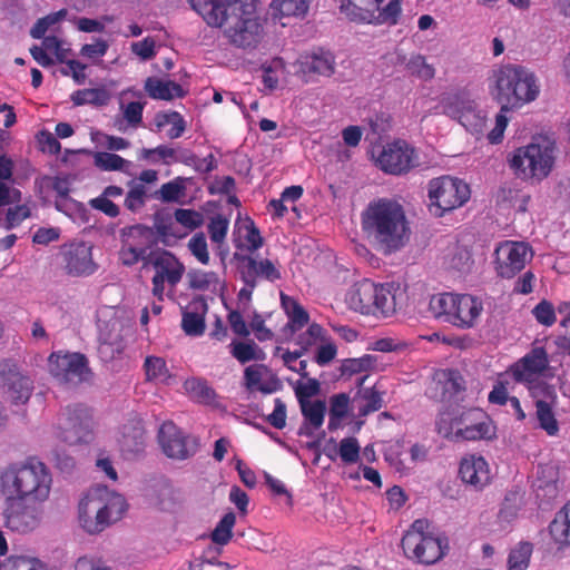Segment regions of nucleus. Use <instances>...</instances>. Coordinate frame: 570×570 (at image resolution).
<instances>
[{
	"mask_svg": "<svg viewBox=\"0 0 570 570\" xmlns=\"http://www.w3.org/2000/svg\"><path fill=\"white\" fill-rule=\"evenodd\" d=\"M362 227L367 238L385 254L402 248L410 237V227L403 207L382 198L367 205L362 214Z\"/></svg>",
	"mask_w": 570,
	"mask_h": 570,
	"instance_id": "f257e3e1",
	"label": "nucleus"
},
{
	"mask_svg": "<svg viewBox=\"0 0 570 570\" xmlns=\"http://www.w3.org/2000/svg\"><path fill=\"white\" fill-rule=\"evenodd\" d=\"M2 491L14 495L16 500L43 503L51 492V473L35 458L21 463H11L0 474Z\"/></svg>",
	"mask_w": 570,
	"mask_h": 570,
	"instance_id": "f03ea898",
	"label": "nucleus"
},
{
	"mask_svg": "<svg viewBox=\"0 0 570 570\" xmlns=\"http://www.w3.org/2000/svg\"><path fill=\"white\" fill-rule=\"evenodd\" d=\"M209 27L224 28L229 41L242 48L249 45V11L240 0H188Z\"/></svg>",
	"mask_w": 570,
	"mask_h": 570,
	"instance_id": "7ed1b4c3",
	"label": "nucleus"
},
{
	"mask_svg": "<svg viewBox=\"0 0 570 570\" xmlns=\"http://www.w3.org/2000/svg\"><path fill=\"white\" fill-rule=\"evenodd\" d=\"M493 98L502 111L520 108L537 99L540 89L533 72L520 65H503L493 72Z\"/></svg>",
	"mask_w": 570,
	"mask_h": 570,
	"instance_id": "20e7f679",
	"label": "nucleus"
},
{
	"mask_svg": "<svg viewBox=\"0 0 570 570\" xmlns=\"http://www.w3.org/2000/svg\"><path fill=\"white\" fill-rule=\"evenodd\" d=\"M127 511L122 495L112 493L106 487H98L85 495L78 504V520L89 534H96L118 520Z\"/></svg>",
	"mask_w": 570,
	"mask_h": 570,
	"instance_id": "39448f33",
	"label": "nucleus"
},
{
	"mask_svg": "<svg viewBox=\"0 0 570 570\" xmlns=\"http://www.w3.org/2000/svg\"><path fill=\"white\" fill-rule=\"evenodd\" d=\"M436 432L451 442L491 440L494 426L485 412L478 407L438 413Z\"/></svg>",
	"mask_w": 570,
	"mask_h": 570,
	"instance_id": "423d86ee",
	"label": "nucleus"
},
{
	"mask_svg": "<svg viewBox=\"0 0 570 570\" xmlns=\"http://www.w3.org/2000/svg\"><path fill=\"white\" fill-rule=\"evenodd\" d=\"M350 307L363 315L390 317L396 307L390 285H376L370 279L355 283L346 296Z\"/></svg>",
	"mask_w": 570,
	"mask_h": 570,
	"instance_id": "0eeeda50",
	"label": "nucleus"
},
{
	"mask_svg": "<svg viewBox=\"0 0 570 570\" xmlns=\"http://www.w3.org/2000/svg\"><path fill=\"white\" fill-rule=\"evenodd\" d=\"M554 145L540 137L525 147L518 148L509 159L511 169L522 178H544L551 171L554 161Z\"/></svg>",
	"mask_w": 570,
	"mask_h": 570,
	"instance_id": "6e6552de",
	"label": "nucleus"
},
{
	"mask_svg": "<svg viewBox=\"0 0 570 570\" xmlns=\"http://www.w3.org/2000/svg\"><path fill=\"white\" fill-rule=\"evenodd\" d=\"M401 548L405 558L424 566H431L444 557V546L441 539L429 530L426 519H416L405 531Z\"/></svg>",
	"mask_w": 570,
	"mask_h": 570,
	"instance_id": "1a4fd4ad",
	"label": "nucleus"
},
{
	"mask_svg": "<svg viewBox=\"0 0 570 570\" xmlns=\"http://www.w3.org/2000/svg\"><path fill=\"white\" fill-rule=\"evenodd\" d=\"M148 263L153 266V294L163 299L166 287L173 293L186 273L185 265L170 252L150 253Z\"/></svg>",
	"mask_w": 570,
	"mask_h": 570,
	"instance_id": "9d476101",
	"label": "nucleus"
},
{
	"mask_svg": "<svg viewBox=\"0 0 570 570\" xmlns=\"http://www.w3.org/2000/svg\"><path fill=\"white\" fill-rule=\"evenodd\" d=\"M470 194L468 184L450 176L434 178L429 183V198L431 206L436 208V216L462 206L469 200Z\"/></svg>",
	"mask_w": 570,
	"mask_h": 570,
	"instance_id": "9b49d317",
	"label": "nucleus"
},
{
	"mask_svg": "<svg viewBox=\"0 0 570 570\" xmlns=\"http://www.w3.org/2000/svg\"><path fill=\"white\" fill-rule=\"evenodd\" d=\"M91 410L82 403L65 407L58 417V436L69 445L88 442L91 438Z\"/></svg>",
	"mask_w": 570,
	"mask_h": 570,
	"instance_id": "f8f14e48",
	"label": "nucleus"
},
{
	"mask_svg": "<svg viewBox=\"0 0 570 570\" xmlns=\"http://www.w3.org/2000/svg\"><path fill=\"white\" fill-rule=\"evenodd\" d=\"M48 371L60 384L75 386L88 380V360L80 353L53 352L48 357Z\"/></svg>",
	"mask_w": 570,
	"mask_h": 570,
	"instance_id": "ddd939ff",
	"label": "nucleus"
},
{
	"mask_svg": "<svg viewBox=\"0 0 570 570\" xmlns=\"http://www.w3.org/2000/svg\"><path fill=\"white\" fill-rule=\"evenodd\" d=\"M532 257L533 250L528 243L505 240L495 249V272L501 278H512Z\"/></svg>",
	"mask_w": 570,
	"mask_h": 570,
	"instance_id": "4468645a",
	"label": "nucleus"
},
{
	"mask_svg": "<svg viewBox=\"0 0 570 570\" xmlns=\"http://www.w3.org/2000/svg\"><path fill=\"white\" fill-rule=\"evenodd\" d=\"M158 442L163 453L171 460H187L197 451V440L185 434L173 422H165L159 428Z\"/></svg>",
	"mask_w": 570,
	"mask_h": 570,
	"instance_id": "2eb2a0df",
	"label": "nucleus"
},
{
	"mask_svg": "<svg viewBox=\"0 0 570 570\" xmlns=\"http://www.w3.org/2000/svg\"><path fill=\"white\" fill-rule=\"evenodd\" d=\"M532 400H534L535 421L538 426L548 434L556 436L559 433V423L553 409L558 403V394L550 384H538L531 387Z\"/></svg>",
	"mask_w": 570,
	"mask_h": 570,
	"instance_id": "dca6fc26",
	"label": "nucleus"
},
{
	"mask_svg": "<svg viewBox=\"0 0 570 570\" xmlns=\"http://www.w3.org/2000/svg\"><path fill=\"white\" fill-rule=\"evenodd\" d=\"M547 365H549V360H547L546 350L538 346L529 351L521 360L510 365L508 374H510L515 382L528 386L530 391L533 386L547 384L543 381H539V376L546 371Z\"/></svg>",
	"mask_w": 570,
	"mask_h": 570,
	"instance_id": "f3484780",
	"label": "nucleus"
},
{
	"mask_svg": "<svg viewBox=\"0 0 570 570\" xmlns=\"http://www.w3.org/2000/svg\"><path fill=\"white\" fill-rule=\"evenodd\" d=\"M41 504L42 502L12 499L6 509V527L18 533L33 531L41 523Z\"/></svg>",
	"mask_w": 570,
	"mask_h": 570,
	"instance_id": "a211bd4d",
	"label": "nucleus"
},
{
	"mask_svg": "<svg viewBox=\"0 0 570 570\" xmlns=\"http://www.w3.org/2000/svg\"><path fill=\"white\" fill-rule=\"evenodd\" d=\"M0 379L2 380L6 399L12 405H24L29 401L32 394V381L20 374L12 360L0 361Z\"/></svg>",
	"mask_w": 570,
	"mask_h": 570,
	"instance_id": "6ab92c4d",
	"label": "nucleus"
},
{
	"mask_svg": "<svg viewBox=\"0 0 570 570\" xmlns=\"http://www.w3.org/2000/svg\"><path fill=\"white\" fill-rule=\"evenodd\" d=\"M376 165L391 175L407 173L414 166V149L402 140L389 144L376 158Z\"/></svg>",
	"mask_w": 570,
	"mask_h": 570,
	"instance_id": "aec40b11",
	"label": "nucleus"
},
{
	"mask_svg": "<svg viewBox=\"0 0 570 570\" xmlns=\"http://www.w3.org/2000/svg\"><path fill=\"white\" fill-rule=\"evenodd\" d=\"M63 268L71 276H89L97 269L92 248L83 242L66 245L61 252Z\"/></svg>",
	"mask_w": 570,
	"mask_h": 570,
	"instance_id": "412c9836",
	"label": "nucleus"
},
{
	"mask_svg": "<svg viewBox=\"0 0 570 570\" xmlns=\"http://www.w3.org/2000/svg\"><path fill=\"white\" fill-rule=\"evenodd\" d=\"M98 327V357L104 363H109L120 356L125 348L124 325L121 323H100Z\"/></svg>",
	"mask_w": 570,
	"mask_h": 570,
	"instance_id": "4be33fe9",
	"label": "nucleus"
},
{
	"mask_svg": "<svg viewBox=\"0 0 570 570\" xmlns=\"http://www.w3.org/2000/svg\"><path fill=\"white\" fill-rule=\"evenodd\" d=\"M459 475L461 482L475 491L490 484V468L483 456L468 454L460 461Z\"/></svg>",
	"mask_w": 570,
	"mask_h": 570,
	"instance_id": "5701e85b",
	"label": "nucleus"
},
{
	"mask_svg": "<svg viewBox=\"0 0 570 570\" xmlns=\"http://www.w3.org/2000/svg\"><path fill=\"white\" fill-rule=\"evenodd\" d=\"M235 252L233 261L246 285H249V225L236 223L233 232Z\"/></svg>",
	"mask_w": 570,
	"mask_h": 570,
	"instance_id": "b1692460",
	"label": "nucleus"
},
{
	"mask_svg": "<svg viewBox=\"0 0 570 570\" xmlns=\"http://www.w3.org/2000/svg\"><path fill=\"white\" fill-rule=\"evenodd\" d=\"M301 71L323 77H331L335 72V56L323 48H317L311 53L301 57Z\"/></svg>",
	"mask_w": 570,
	"mask_h": 570,
	"instance_id": "393cba45",
	"label": "nucleus"
},
{
	"mask_svg": "<svg viewBox=\"0 0 570 570\" xmlns=\"http://www.w3.org/2000/svg\"><path fill=\"white\" fill-rule=\"evenodd\" d=\"M120 236L122 242L140 247L146 254H149L148 250L158 244L157 233H155L154 227L142 224L124 227L120 230Z\"/></svg>",
	"mask_w": 570,
	"mask_h": 570,
	"instance_id": "a878e982",
	"label": "nucleus"
},
{
	"mask_svg": "<svg viewBox=\"0 0 570 570\" xmlns=\"http://www.w3.org/2000/svg\"><path fill=\"white\" fill-rule=\"evenodd\" d=\"M144 89L155 100L168 101L174 98H183L186 95V91L179 83L171 80H161L157 77H148L145 80Z\"/></svg>",
	"mask_w": 570,
	"mask_h": 570,
	"instance_id": "bb28decb",
	"label": "nucleus"
},
{
	"mask_svg": "<svg viewBox=\"0 0 570 570\" xmlns=\"http://www.w3.org/2000/svg\"><path fill=\"white\" fill-rule=\"evenodd\" d=\"M189 289L209 294H217L222 289L220 281L215 272L190 269L186 273Z\"/></svg>",
	"mask_w": 570,
	"mask_h": 570,
	"instance_id": "cd10ccee",
	"label": "nucleus"
},
{
	"mask_svg": "<svg viewBox=\"0 0 570 570\" xmlns=\"http://www.w3.org/2000/svg\"><path fill=\"white\" fill-rule=\"evenodd\" d=\"M549 534L557 544L570 547V503L549 523Z\"/></svg>",
	"mask_w": 570,
	"mask_h": 570,
	"instance_id": "c85d7f7f",
	"label": "nucleus"
},
{
	"mask_svg": "<svg viewBox=\"0 0 570 570\" xmlns=\"http://www.w3.org/2000/svg\"><path fill=\"white\" fill-rule=\"evenodd\" d=\"M170 216L155 215L154 229L157 233L158 242L166 246L173 245L177 239L183 238L186 232L181 233Z\"/></svg>",
	"mask_w": 570,
	"mask_h": 570,
	"instance_id": "c756f323",
	"label": "nucleus"
},
{
	"mask_svg": "<svg viewBox=\"0 0 570 570\" xmlns=\"http://www.w3.org/2000/svg\"><path fill=\"white\" fill-rule=\"evenodd\" d=\"M482 311V303L478 297L469 294H458L453 318L458 321H473Z\"/></svg>",
	"mask_w": 570,
	"mask_h": 570,
	"instance_id": "7c9ffc66",
	"label": "nucleus"
},
{
	"mask_svg": "<svg viewBox=\"0 0 570 570\" xmlns=\"http://www.w3.org/2000/svg\"><path fill=\"white\" fill-rule=\"evenodd\" d=\"M70 99L75 106L94 105L106 106L110 100V94L106 88H86L71 94Z\"/></svg>",
	"mask_w": 570,
	"mask_h": 570,
	"instance_id": "2f4dec72",
	"label": "nucleus"
},
{
	"mask_svg": "<svg viewBox=\"0 0 570 570\" xmlns=\"http://www.w3.org/2000/svg\"><path fill=\"white\" fill-rule=\"evenodd\" d=\"M185 391L189 397L198 403L212 404L215 401V390L203 379H188L185 381Z\"/></svg>",
	"mask_w": 570,
	"mask_h": 570,
	"instance_id": "473e14b6",
	"label": "nucleus"
},
{
	"mask_svg": "<svg viewBox=\"0 0 570 570\" xmlns=\"http://www.w3.org/2000/svg\"><path fill=\"white\" fill-rule=\"evenodd\" d=\"M1 570H48L37 557L29 554H11L2 562Z\"/></svg>",
	"mask_w": 570,
	"mask_h": 570,
	"instance_id": "72a5a7b5",
	"label": "nucleus"
},
{
	"mask_svg": "<svg viewBox=\"0 0 570 570\" xmlns=\"http://www.w3.org/2000/svg\"><path fill=\"white\" fill-rule=\"evenodd\" d=\"M155 124L158 129L171 125V128L167 132L170 139L181 137L186 129V122L178 111L158 112L155 117Z\"/></svg>",
	"mask_w": 570,
	"mask_h": 570,
	"instance_id": "f704fd0d",
	"label": "nucleus"
},
{
	"mask_svg": "<svg viewBox=\"0 0 570 570\" xmlns=\"http://www.w3.org/2000/svg\"><path fill=\"white\" fill-rule=\"evenodd\" d=\"M458 294L441 293L433 295L430 299L429 307L432 315L436 318L448 316L453 318Z\"/></svg>",
	"mask_w": 570,
	"mask_h": 570,
	"instance_id": "c9c22d12",
	"label": "nucleus"
},
{
	"mask_svg": "<svg viewBox=\"0 0 570 570\" xmlns=\"http://www.w3.org/2000/svg\"><path fill=\"white\" fill-rule=\"evenodd\" d=\"M273 10L282 17L304 18L308 12V0H273L271 3Z\"/></svg>",
	"mask_w": 570,
	"mask_h": 570,
	"instance_id": "e433bc0d",
	"label": "nucleus"
},
{
	"mask_svg": "<svg viewBox=\"0 0 570 570\" xmlns=\"http://www.w3.org/2000/svg\"><path fill=\"white\" fill-rule=\"evenodd\" d=\"M468 131L474 135L482 134L485 127V117L476 110V105L472 101L466 109L456 119Z\"/></svg>",
	"mask_w": 570,
	"mask_h": 570,
	"instance_id": "4c0bfd02",
	"label": "nucleus"
},
{
	"mask_svg": "<svg viewBox=\"0 0 570 570\" xmlns=\"http://www.w3.org/2000/svg\"><path fill=\"white\" fill-rule=\"evenodd\" d=\"M355 402L358 404V416H366L382 409V394L375 387L364 389Z\"/></svg>",
	"mask_w": 570,
	"mask_h": 570,
	"instance_id": "58836bf2",
	"label": "nucleus"
},
{
	"mask_svg": "<svg viewBox=\"0 0 570 570\" xmlns=\"http://www.w3.org/2000/svg\"><path fill=\"white\" fill-rule=\"evenodd\" d=\"M472 101L465 94H446L441 99V106L446 116L458 119Z\"/></svg>",
	"mask_w": 570,
	"mask_h": 570,
	"instance_id": "ea45409f",
	"label": "nucleus"
},
{
	"mask_svg": "<svg viewBox=\"0 0 570 570\" xmlns=\"http://www.w3.org/2000/svg\"><path fill=\"white\" fill-rule=\"evenodd\" d=\"M234 525L235 514L233 512L225 513L220 521H218L217 525H215L214 531H212V543L218 546V549L228 544L232 539V529Z\"/></svg>",
	"mask_w": 570,
	"mask_h": 570,
	"instance_id": "a19ab883",
	"label": "nucleus"
},
{
	"mask_svg": "<svg viewBox=\"0 0 570 570\" xmlns=\"http://www.w3.org/2000/svg\"><path fill=\"white\" fill-rule=\"evenodd\" d=\"M530 557H532V543L528 541L519 542L514 549L510 550L508 570H527Z\"/></svg>",
	"mask_w": 570,
	"mask_h": 570,
	"instance_id": "79ce46f5",
	"label": "nucleus"
},
{
	"mask_svg": "<svg viewBox=\"0 0 570 570\" xmlns=\"http://www.w3.org/2000/svg\"><path fill=\"white\" fill-rule=\"evenodd\" d=\"M301 414L313 430H318L323 425L326 405L322 401L299 402Z\"/></svg>",
	"mask_w": 570,
	"mask_h": 570,
	"instance_id": "37998d69",
	"label": "nucleus"
},
{
	"mask_svg": "<svg viewBox=\"0 0 570 570\" xmlns=\"http://www.w3.org/2000/svg\"><path fill=\"white\" fill-rule=\"evenodd\" d=\"M340 3V10L353 22H374V10L361 8L353 0H336Z\"/></svg>",
	"mask_w": 570,
	"mask_h": 570,
	"instance_id": "c03bdc74",
	"label": "nucleus"
},
{
	"mask_svg": "<svg viewBox=\"0 0 570 570\" xmlns=\"http://www.w3.org/2000/svg\"><path fill=\"white\" fill-rule=\"evenodd\" d=\"M220 551L222 549L219 548H208L203 551L199 559H195L189 563V570H228V566L225 562L217 561L215 558Z\"/></svg>",
	"mask_w": 570,
	"mask_h": 570,
	"instance_id": "a18cd8bd",
	"label": "nucleus"
},
{
	"mask_svg": "<svg viewBox=\"0 0 570 570\" xmlns=\"http://www.w3.org/2000/svg\"><path fill=\"white\" fill-rule=\"evenodd\" d=\"M350 399L346 394H335L330 399L328 430H336L341 420L346 416Z\"/></svg>",
	"mask_w": 570,
	"mask_h": 570,
	"instance_id": "49530a36",
	"label": "nucleus"
},
{
	"mask_svg": "<svg viewBox=\"0 0 570 570\" xmlns=\"http://www.w3.org/2000/svg\"><path fill=\"white\" fill-rule=\"evenodd\" d=\"M36 185L40 190L52 189L61 198H67L70 193V180L68 176H48L45 175L36 179Z\"/></svg>",
	"mask_w": 570,
	"mask_h": 570,
	"instance_id": "de8ad7c7",
	"label": "nucleus"
},
{
	"mask_svg": "<svg viewBox=\"0 0 570 570\" xmlns=\"http://www.w3.org/2000/svg\"><path fill=\"white\" fill-rule=\"evenodd\" d=\"M94 164L105 171L122 170L128 160L121 156L107 151H97L94 155Z\"/></svg>",
	"mask_w": 570,
	"mask_h": 570,
	"instance_id": "09e8293b",
	"label": "nucleus"
},
{
	"mask_svg": "<svg viewBox=\"0 0 570 570\" xmlns=\"http://www.w3.org/2000/svg\"><path fill=\"white\" fill-rule=\"evenodd\" d=\"M405 67L412 76L425 81L433 79L435 76L433 66L429 65L422 55L412 56Z\"/></svg>",
	"mask_w": 570,
	"mask_h": 570,
	"instance_id": "8fccbe9b",
	"label": "nucleus"
},
{
	"mask_svg": "<svg viewBox=\"0 0 570 570\" xmlns=\"http://www.w3.org/2000/svg\"><path fill=\"white\" fill-rule=\"evenodd\" d=\"M67 16V10L61 9L57 12L49 13L40 19L37 20V22L32 26L30 30V36L33 39H43L47 30L60 22L65 17Z\"/></svg>",
	"mask_w": 570,
	"mask_h": 570,
	"instance_id": "3c124183",
	"label": "nucleus"
},
{
	"mask_svg": "<svg viewBox=\"0 0 570 570\" xmlns=\"http://www.w3.org/2000/svg\"><path fill=\"white\" fill-rule=\"evenodd\" d=\"M31 209L27 204L17 205L8 208L6 217H0V227L4 229H12L19 226L24 219L29 218Z\"/></svg>",
	"mask_w": 570,
	"mask_h": 570,
	"instance_id": "603ef678",
	"label": "nucleus"
},
{
	"mask_svg": "<svg viewBox=\"0 0 570 570\" xmlns=\"http://www.w3.org/2000/svg\"><path fill=\"white\" fill-rule=\"evenodd\" d=\"M146 377L149 381L166 382L169 379L163 357L147 356L145 361Z\"/></svg>",
	"mask_w": 570,
	"mask_h": 570,
	"instance_id": "864d4df0",
	"label": "nucleus"
},
{
	"mask_svg": "<svg viewBox=\"0 0 570 570\" xmlns=\"http://www.w3.org/2000/svg\"><path fill=\"white\" fill-rule=\"evenodd\" d=\"M323 327L318 323H312L309 324L308 328L296 336V344H298L299 348L303 351H307L309 347L323 342Z\"/></svg>",
	"mask_w": 570,
	"mask_h": 570,
	"instance_id": "5fc2aeb1",
	"label": "nucleus"
},
{
	"mask_svg": "<svg viewBox=\"0 0 570 570\" xmlns=\"http://www.w3.org/2000/svg\"><path fill=\"white\" fill-rule=\"evenodd\" d=\"M174 217L176 223L181 225L186 232L194 230L204 224L203 214L194 209L177 208Z\"/></svg>",
	"mask_w": 570,
	"mask_h": 570,
	"instance_id": "6e6d98bb",
	"label": "nucleus"
},
{
	"mask_svg": "<svg viewBox=\"0 0 570 570\" xmlns=\"http://www.w3.org/2000/svg\"><path fill=\"white\" fill-rule=\"evenodd\" d=\"M185 190L186 186L184 178L176 177L175 179L161 185L159 189V198L165 203L177 202L185 195Z\"/></svg>",
	"mask_w": 570,
	"mask_h": 570,
	"instance_id": "4d7b16f0",
	"label": "nucleus"
},
{
	"mask_svg": "<svg viewBox=\"0 0 570 570\" xmlns=\"http://www.w3.org/2000/svg\"><path fill=\"white\" fill-rule=\"evenodd\" d=\"M122 246L119 252V257L124 265L126 266H132L137 264L139 261H144L145 265L148 263V256L149 254H146L140 249V247H136L128 242H122Z\"/></svg>",
	"mask_w": 570,
	"mask_h": 570,
	"instance_id": "13d9d810",
	"label": "nucleus"
},
{
	"mask_svg": "<svg viewBox=\"0 0 570 570\" xmlns=\"http://www.w3.org/2000/svg\"><path fill=\"white\" fill-rule=\"evenodd\" d=\"M206 313V299L203 296H196L185 306L181 321H204Z\"/></svg>",
	"mask_w": 570,
	"mask_h": 570,
	"instance_id": "bf43d9fd",
	"label": "nucleus"
},
{
	"mask_svg": "<svg viewBox=\"0 0 570 570\" xmlns=\"http://www.w3.org/2000/svg\"><path fill=\"white\" fill-rule=\"evenodd\" d=\"M252 273L269 282H275L281 278V272L276 268L274 263L267 258L261 261L252 258Z\"/></svg>",
	"mask_w": 570,
	"mask_h": 570,
	"instance_id": "052dcab7",
	"label": "nucleus"
},
{
	"mask_svg": "<svg viewBox=\"0 0 570 570\" xmlns=\"http://www.w3.org/2000/svg\"><path fill=\"white\" fill-rule=\"evenodd\" d=\"M281 301L289 321H309L308 313L296 299L285 295L284 293H281Z\"/></svg>",
	"mask_w": 570,
	"mask_h": 570,
	"instance_id": "680f3d73",
	"label": "nucleus"
},
{
	"mask_svg": "<svg viewBox=\"0 0 570 570\" xmlns=\"http://www.w3.org/2000/svg\"><path fill=\"white\" fill-rule=\"evenodd\" d=\"M340 459L346 464H353L360 455V445L353 436L344 438L340 441L338 448Z\"/></svg>",
	"mask_w": 570,
	"mask_h": 570,
	"instance_id": "e2e57ef3",
	"label": "nucleus"
},
{
	"mask_svg": "<svg viewBox=\"0 0 570 570\" xmlns=\"http://www.w3.org/2000/svg\"><path fill=\"white\" fill-rule=\"evenodd\" d=\"M401 14L400 0H391L382 10L379 9V13H374L373 23H385L395 24Z\"/></svg>",
	"mask_w": 570,
	"mask_h": 570,
	"instance_id": "0e129e2a",
	"label": "nucleus"
},
{
	"mask_svg": "<svg viewBox=\"0 0 570 570\" xmlns=\"http://www.w3.org/2000/svg\"><path fill=\"white\" fill-rule=\"evenodd\" d=\"M188 248L202 264H208L209 254L207 249L206 237L204 236V234L200 233L194 235L188 242Z\"/></svg>",
	"mask_w": 570,
	"mask_h": 570,
	"instance_id": "69168bd1",
	"label": "nucleus"
},
{
	"mask_svg": "<svg viewBox=\"0 0 570 570\" xmlns=\"http://www.w3.org/2000/svg\"><path fill=\"white\" fill-rule=\"evenodd\" d=\"M145 105V102L131 101L121 106L124 118L131 127L137 128L141 125Z\"/></svg>",
	"mask_w": 570,
	"mask_h": 570,
	"instance_id": "338daca9",
	"label": "nucleus"
},
{
	"mask_svg": "<svg viewBox=\"0 0 570 570\" xmlns=\"http://www.w3.org/2000/svg\"><path fill=\"white\" fill-rule=\"evenodd\" d=\"M228 220L222 215L213 217L208 224V234L214 243H222L227 234Z\"/></svg>",
	"mask_w": 570,
	"mask_h": 570,
	"instance_id": "774afa93",
	"label": "nucleus"
}]
</instances>
